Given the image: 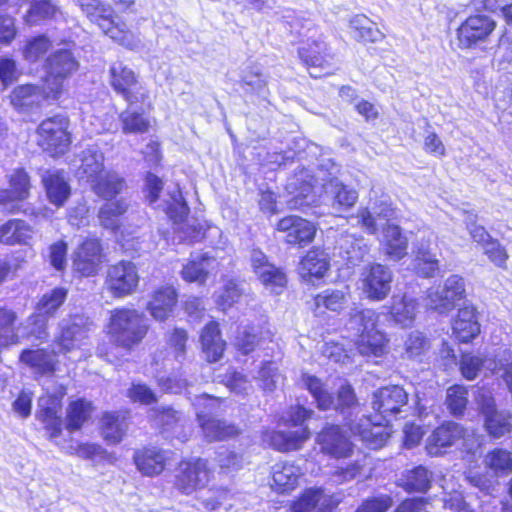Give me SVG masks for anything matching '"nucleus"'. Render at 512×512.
I'll use <instances>...</instances> for the list:
<instances>
[{"label":"nucleus","mask_w":512,"mask_h":512,"mask_svg":"<svg viewBox=\"0 0 512 512\" xmlns=\"http://www.w3.org/2000/svg\"><path fill=\"white\" fill-rule=\"evenodd\" d=\"M313 177L307 171H301L295 175L287 185L291 193H295L290 201V207L304 209V207L317 206L326 202L332 209V213L341 216L342 213L352 208L358 199L356 190L347 187L336 179L318 187L312 183Z\"/></svg>","instance_id":"nucleus-1"},{"label":"nucleus","mask_w":512,"mask_h":512,"mask_svg":"<svg viewBox=\"0 0 512 512\" xmlns=\"http://www.w3.org/2000/svg\"><path fill=\"white\" fill-rule=\"evenodd\" d=\"M396 217V209L386 199L360 209L357 214L359 223L369 234L375 235L382 228L380 243L384 254L399 261L407 255L408 238L398 225L391 223Z\"/></svg>","instance_id":"nucleus-2"},{"label":"nucleus","mask_w":512,"mask_h":512,"mask_svg":"<svg viewBox=\"0 0 512 512\" xmlns=\"http://www.w3.org/2000/svg\"><path fill=\"white\" fill-rule=\"evenodd\" d=\"M144 314L137 309L121 307L111 311L107 333L111 341L124 349L137 346L148 332Z\"/></svg>","instance_id":"nucleus-3"},{"label":"nucleus","mask_w":512,"mask_h":512,"mask_svg":"<svg viewBox=\"0 0 512 512\" xmlns=\"http://www.w3.org/2000/svg\"><path fill=\"white\" fill-rule=\"evenodd\" d=\"M87 18L97 24L105 35L130 49L138 46L139 40L123 22L116 21L113 9L100 0H75Z\"/></svg>","instance_id":"nucleus-4"},{"label":"nucleus","mask_w":512,"mask_h":512,"mask_svg":"<svg viewBox=\"0 0 512 512\" xmlns=\"http://www.w3.org/2000/svg\"><path fill=\"white\" fill-rule=\"evenodd\" d=\"M378 315L372 309L359 310L354 308L350 312L349 328L356 330V347L361 355L380 356L386 346L385 335L377 329Z\"/></svg>","instance_id":"nucleus-5"},{"label":"nucleus","mask_w":512,"mask_h":512,"mask_svg":"<svg viewBox=\"0 0 512 512\" xmlns=\"http://www.w3.org/2000/svg\"><path fill=\"white\" fill-rule=\"evenodd\" d=\"M168 198L164 200L163 210L173 221L174 240L178 242L193 243L204 236V226L194 218H187L189 208L183 199L178 186H174L167 192Z\"/></svg>","instance_id":"nucleus-6"},{"label":"nucleus","mask_w":512,"mask_h":512,"mask_svg":"<svg viewBox=\"0 0 512 512\" xmlns=\"http://www.w3.org/2000/svg\"><path fill=\"white\" fill-rule=\"evenodd\" d=\"M451 446H457L467 453H475L480 446V439L474 430L449 421L437 427L426 442V450L432 456L441 454L442 449Z\"/></svg>","instance_id":"nucleus-7"},{"label":"nucleus","mask_w":512,"mask_h":512,"mask_svg":"<svg viewBox=\"0 0 512 512\" xmlns=\"http://www.w3.org/2000/svg\"><path fill=\"white\" fill-rule=\"evenodd\" d=\"M301 382L314 398L317 407L321 410H327L333 406L344 417H349L359 408L354 390L347 383L341 385L338 390L337 399L334 401L332 395L319 378L303 374Z\"/></svg>","instance_id":"nucleus-8"},{"label":"nucleus","mask_w":512,"mask_h":512,"mask_svg":"<svg viewBox=\"0 0 512 512\" xmlns=\"http://www.w3.org/2000/svg\"><path fill=\"white\" fill-rule=\"evenodd\" d=\"M69 120L56 115L41 122L37 129L38 145L53 157L63 155L70 147Z\"/></svg>","instance_id":"nucleus-9"},{"label":"nucleus","mask_w":512,"mask_h":512,"mask_svg":"<svg viewBox=\"0 0 512 512\" xmlns=\"http://www.w3.org/2000/svg\"><path fill=\"white\" fill-rule=\"evenodd\" d=\"M466 296L465 281L459 275H450L443 285L430 287L426 292L427 308L447 315Z\"/></svg>","instance_id":"nucleus-10"},{"label":"nucleus","mask_w":512,"mask_h":512,"mask_svg":"<svg viewBox=\"0 0 512 512\" xmlns=\"http://www.w3.org/2000/svg\"><path fill=\"white\" fill-rule=\"evenodd\" d=\"M60 329L61 333L54 341L57 353L67 354L80 350L79 359L85 357L83 346L86 345L90 331L87 318L82 315L70 316L60 322Z\"/></svg>","instance_id":"nucleus-11"},{"label":"nucleus","mask_w":512,"mask_h":512,"mask_svg":"<svg viewBox=\"0 0 512 512\" xmlns=\"http://www.w3.org/2000/svg\"><path fill=\"white\" fill-rule=\"evenodd\" d=\"M212 477L208 462L202 458H192L179 463L175 474V487L182 493L190 495L205 487Z\"/></svg>","instance_id":"nucleus-12"},{"label":"nucleus","mask_w":512,"mask_h":512,"mask_svg":"<svg viewBox=\"0 0 512 512\" xmlns=\"http://www.w3.org/2000/svg\"><path fill=\"white\" fill-rule=\"evenodd\" d=\"M78 68V63L72 53L60 49L52 53L46 63L47 76L45 83L49 89V96L59 97L63 89L64 80Z\"/></svg>","instance_id":"nucleus-13"},{"label":"nucleus","mask_w":512,"mask_h":512,"mask_svg":"<svg viewBox=\"0 0 512 512\" xmlns=\"http://www.w3.org/2000/svg\"><path fill=\"white\" fill-rule=\"evenodd\" d=\"M139 283L137 267L131 261H120L107 270L105 281L108 292L115 298L133 294Z\"/></svg>","instance_id":"nucleus-14"},{"label":"nucleus","mask_w":512,"mask_h":512,"mask_svg":"<svg viewBox=\"0 0 512 512\" xmlns=\"http://www.w3.org/2000/svg\"><path fill=\"white\" fill-rule=\"evenodd\" d=\"M392 279V271L387 266L371 264L361 273V290L369 300L382 301L391 291Z\"/></svg>","instance_id":"nucleus-15"},{"label":"nucleus","mask_w":512,"mask_h":512,"mask_svg":"<svg viewBox=\"0 0 512 512\" xmlns=\"http://www.w3.org/2000/svg\"><path fill=\"white\" fill-rule=\"evenodd\" d=\"M110 83L130 105L144 102L147 98L146 91L137 86L135 73L120 62L114 63L110 68Z\"/></svg>","instance_id":"nucleus-16"},{"label":"nucleus","mask_w":512,"mask_h":512,"mask_svg":"<svg viewBox=\"0 0 512 512\" xmlns=\"http://www.w3.org/2000/svg\"><path fill=\"white\" fill-rule=\"evenodd\" d=\"M496 22L489 16L477 14L468 17L457 29V38L461 48H470L485 41L495 30Z\"/></svg>","instance_id":"nucleus-17"},{"label":"nucleus","mask_w":512,"mask_h":512,"mask_svg":"<svg viewBox=\"0 0 512 512\" xmlns=\"http://www.w3.org/2000/svg\"><path fill=\"white\" fill-rule=\"evenodd\" d=\"M9 188L0 190V205L10 213L18 208V204L30 196L32 187L28 173L22 169H15L8 175Z\"/></svg>","instance_id":"nucleus-18"},{"label":"nucleus","mask_w":512,"mask_h":512,"mask_svg":"<svg viewBox=\"0 0 512 512\" xmlns=\"http://www.w3.org/2000/svg\"><path fill=\"white\" fill-rule=\"evenodd\" d=\"M407 392L398 385L385 386L373 393L371 405L384 420L396 415L407 404Z\"/></svg>","instance_id":"nucleus-19"},{"label":"nucleus","mask_w":512,"mask_h":512,"mask_svg":"<svg viewBox=\"0 0 512 512\" xmlns=\"http://www.w3.org/2000/svg\"><path fill=\"white\" fill-rule=\"evenodd\" d=\"M277 231L285 234V242L300 247L311 243L315 237V225L299 216L289 215L280 219L276 226Z\"/></svg>","instance_id":"nucleus-20"},{"label":"nucleus","mask_w":512,"mask_h":512,"mask_svg":"<svg viewBox=\"0 0 512 512\" xmlns=\"http://www.w3.org/2000/svg\"><path fill=\"white\" fill-rule=\"evenodd\" d=\"M321 451L334 458H347L352 455L353 444L344 431L336 425H329L317 436Z\"/></svg>","instance_id":"nucleus-21"},{"label":"nucleus","mask_w":512,"mask_h":512,"mask_svg":"<svg viewBox=\"0 0 512 512\" xmlns=\"http://www.w3.org/2000/svg\"><path fill=\"white\" fill-rule=\"evenodd\" d=\"M311 432L308 427L298 428L294 431L266 430L262 440L274 450L279 452H291L300 450L309 440Z\"/></svg>","instance_id":"nucleus-22"},{"label":"nucleus","mask_w":512,"mask_h":512,"mask_svg":"<svg viewBox=\"0 0 512 512\" xmlns=\"http://www.w3.org/2000/svg\"><path fill=\"white\" fill-rule=\"evenodd\" d=\"M101 245L97 239H86L74 252L73 269L81 276L97 274L101 263Z\"/></svg>","instance_id":"nucleus-23"},{"label":"nucleus","mask_w":512,"mask_h":512,"mask_svg":"<svg viewBox=\"0 0 512 512\" xmlns=\"http://www.w3.org/2000/svg\"><path fill=\"white\" fill-rule=\"evenodd\" d=\"M65 394L62 389L59 395L49 394L39 398V410L37 418L45 424V428L50 432L51 438H56L61 434V398Z\"/></svg>","instance_id":"nucleus-24"},{"label":"nucleus","mask_w":512,"mask_h":512,"mask_svg":"<svg viewBox=\"0 0 512 512\" xmlns=\"http://www.w3.org/2000/svg\"><path fill=\"white\" fill-rule=\"evenodd\" d=\"M48 94L49 89L46 84L43 88L32 84L20 85L12 91L10 102L18 111L28 112L33 108L39 107L47 99L58 98Z\"/></svg>","instance_id":"nucleus-25"},{"label":"nucleus","mask_w":512,"mask_h":512,"mask_svg":"<svg viewBox=\"0 0 512 512\" xmlns=\"http://www.w3.org/2000/svg\"><path fill=\"white\" fill-rule=\"evenodd\" d=\"M504 350L499 348L493 359L488 357L481 359L475 355L464 354L460 362L462 375L468 380H473L481 370H487L492 374L505 373V368L501 365V363H506Z\"/></svg>","instance_id":"nucleus-26"},{"label":"nucleus","mask_w":512,"mask_h":512,"mask_svg":"<svg viewBox=\"0 0 512 512\" xmlns=\"http://www.w3.org/2000/svg\"><path fill=\"white\" fill-rule=\"evenodd\" d=\"M349 428L354 436H358L362 442L372 449L382 447L389 433L380 423H373L370 418L363 416L359 421H351Z\"/></svg>","instance_id":"nucleus-27"},{"label":"nucleus","mask_w":512,"mask_h":512,"mask_svg":"<svg viewBox=\"0 0 512 512\" xmlns=\"http://www.w3.org/2000/svg\"><path fill=\"white\" fill-rule=\"evenodd\" d=\"M433 240L434 235L428 233L420 237L414 245L416 271L425 278L433 277L439 269V261L431 249Z\"/></svg>","instance_id":"nucleus-28"},{"label":"nucleus","mask_w":512,"mask_h":512,"mask_svg":"<svg viewBox=\"0 0 512 512\" xmlns=\"http://www.w3.org/2000/svg\"><path fill=\"white\" fill-rule=\"evenodd\" d=\"M177 303V293L172 286L156 289L148 302L147 311L156 321H166L173 313Z\"/></svg>","instance_id":"nucleus-29"},{"label":"nucleus","mask_w":512,"mask_h":512,"mask_svg":"<svg viewBox=\"0 0 512 512\" xmlns=\"http://www.w3.org/2000/svg\"><path fill=\"white\" fill-rule=\"evenodd\" d=\"M251 264L254 272L265 286L282 288L287 280L284 272L271 264L265 254L259 250H253Z\"/></svg>","instance_id":"nucleus-30"},{"label":"nucleus","mask_w":512,"mask_h":512,"mask_svg":"<svg viewBox=\"0 0 512 512\" xmlns=\"http://www.w3.org/2000/svg\"><path fill=\"white\" fill-rule=\"evenodd\" d=\"M48 200L57 207L63 206L71 193L70 185L64 172L60 170H47L42 174Z\"/></svg>","instance_id":"nucleus-31"},{"label":"nucleus","mask_w":512,"mask_h":512,"mask_svg":"<svg viewBox=\"0 0 512 512\" xmlns=\"http://www.w3.org/2000/svg\"><path fill=\"white\" fill-rule=\"evenodd\" d=\"M217 261L207 253L191 255L183 266L181 275L186 282L204 283L209 273L215 270Z\"/></svg>","instance_id":"nucleus-32"},{"label":"nucleus","mask_w":512,"mask_h":512,"mask_svg":"<svg viewBox=\"0 0 512 512\" xmlns=\"http://www.w3.org/2000/svg\"><path fill=\"white\" fill-rule=\"evenodd\" d=\"M452 329L456 338L462 342H468L475 338L480 332L476 309L470 305L460 308L453 321Z\"/></svg>","instance_id":"nucleus-33"},{"label":"nucleus","mask_w":512,"mask_h":512,"mask_svg":"<svg viewBox=\"0 0 512 512\" xmlns=\"http://www.w3.org/2000/svg\"><path fill=\"white\" fill-rule=\"evenodd\" d=\"M90 184L92 191L102 199L112 200L126 188V182L117 172L104 171Z\"/></svg>","instance_id":"nucleus-34"},{"label":"nucleus","mask_w":512,"mask_h":512,"mask_svg":"<svg viewBox=\"0 0 512 512\" xmlns=\"http://www.w3.org/2000/svg\"><path fill=\"white\" fill-rule=\"evenodd\" d=\"M166 460L165 452L156 447L144 448L134 455L138 470L146 476L160 474L165 468Z\"/></svg>","instance_id":"nucleus-35"},{"label":"nucleus","mask_w":512,"mask_h":512,"mask_svg":"<svg viewBox=\"0 0 512 512\" xmlns=\"http://www.w3.org/2000/svg\"><path fill=\"white\" fill-rule=\"evenodd\" d=\"M200 340L202 351L208 362H217L222 358L226 343L221 337L216 322H210L203 328Z\"/></svg>","instance_id":"nucleus-36"},{"label":"nucleus","mask_w":512,"mask_h":512,"mask_svg":"<svg viewBox=\"0 0 512 512\" xmlns=\"http://www.w3.org/2000/svg\"><path fill=\"white\" fill-rule=\"evenodd\" d=\"M302 475L301 468L292 462L276 463L272 467V487L278 492L294 489Z\"/></svg>","instance_id":"nucleus-37"},{"label":"nucleus","mask_w":512,"mask_h":512,"mask_svg":"<svg viewBox=\"0 0 512 512\" xmlns=\"http://www.w3.org/2000/svg\"><path fill=\"white\" fill-rule=\"evenodd\" d=\"M33 235L32 227L20 219L9 220L0 227V243L6 245H27Z\"/></svg>","instance_id":"nucleus-38"},{"label":"nucleus","mask_w":512,"mask_h":512,"mask_svg":"<svg viewBox=\"0 0 512 512\" xmlns=\"http://www.w3.org/2000/svg\"><path fill=\"white\" fill-rule=\"evenodd\" d=\"M47 352L45 349H26L20 354V361L30 367L35 373L41 375H50L55 371V354Z\"/></svg>","instance_id":"nucleus-39"},{"label":"nucleus","mask_w":512,"mask_h":512,"mask_svg":"<svg viewBox=\"0 0 512 512\" xmlns=\"http://www.w3.org/2000/svg\"><path fill=\"white\" fill-rule=\"evenodd\" d=\"M81 164L78 168V175L81 179H85L86 182L91 183L104 171V155L103 153L95 148L90 147L81 152L79 155Z\"/></svg>","instance_id":"nucleus-40"},{"label":"nucleus","mask_w":512,"mask_h":512,"mask_svg":"<svg viewBox=\"0 0 512 512\" xmlns=\"http://www.w3.org/2000/svg\"><path fill=\"white\" fill-rule=\"evenodd\" d=\"M315 34L316 32L299 48V56L307 67L321 68L327 62L329 49L321 37L313 39Z\"/></svg>","instance_id":"nucleus-41"},{"label":"nucleus","mask_w":512,"mask_h":512,"mask_svg":"<svg viewBox=\"0 0 512 512\" xmlns=\"http://www.w3.org/2000/svg\"><path fill=\"white\" fill-rule=\"evenodd\" d=\"M418 306L416 299L413 297L407 295L394 296L390 314L399 325L403 327L410 326L415 320Z\"/></svg>","instance_id":"nucleus-42"},{"label":"nucleus","mask_w":512,"mask_h":512,"mask_svg":"<svg viewBox=\"0 0 512 512\" xmlns=\"http://www.w3.org/2000/svg\"><path fill=\"white\" fill-rule=\"evenodd\" d=\"M328 260L324 252L318 250L309 251L302 259L299 272L302 278L310 280L312 277L322 278L328 270Z\"/></svg>","instance_id":"nucleus-43"},{"label":"nucleus","mask_w":512,"mask_h":512,"mask_svg":"<svg viewBox=\"0 0 512 512\" xmlns=\"http://www.w3.org/2000/svg\"><path fill=\"white\" fill-rule=\"evenodd\" d=\"M205 438L209 441H223L239 435L240 430L233 424H228L215 418L198 422Z\"/></svg>","instance_id":"nucleus-44"},{"label":"nucleus","mask_w":512,"mask_h":512,"mask_svg":"<svg viewBox=\"0 0 512 512\" xmlns=\"http://www.w3.org/2000/svg\"><path fill=\"white\" fill-rule=\"evenodd\" d=\"M431 483V473L423 466L406 471L398 480V485L406 492H426Z\"/></svg>","instance_id":"nucleus-45"},{"label":"nucleus","mask_w":512,"mask_h":512,"mask_svg":"<svg viewBox=\"0 0 512 512\" xmlns=\"http://www.w3.org/2000/svg\"><path fill=\"white\" fill-rule=\"evenodd\" d=\"M129 203L125 198L110 201L101 206L98 218L100 224L110 230H116L120 226V218L127 212Z\"/></svg>","instance_id":"nucleus-46"},{"label":"nucleus","mask_w":512,"mask_h":512,"mask_svg":"<svg viewBox=\"0 0 512 512\" xmlns=\"http://www.w3.org/2000/svg\"><path fill=\"white\" fill-rule=\"evenodd\" d=\"M484 465L496 477H505L512 473V452L496 448L488 452L484 458Z\"/></svg>","instance_id":"nucleus-47"},{"label":"nucleus","mask_w":512,"mask_h":512,"mask_svg":"<svg viewBox=\"0 0 512 512\" xmlns=\"http://www.w3.org/2000/svg\"><path fill=\"white\" fill-rule=\"evenodd\" d=\"M349 23L353 36L360 41L377 42L384 37L376 24L365 15H355Z\"/></svg>","instance_id":"nucleus-48"},{"label":"nucleus","mask_w":512,"mask_h":512,"mask_svg":"<svg viewBox=\"0 0 512 512\" xmlns=\"http://www.w3.org/2000/svg\"><path fill=\"white\" fill-rule=\"evenodd\" d=\"M59 13V8L49 0L33 1L23 20L28 26H33L45 20L55 19Z\"/></svg>","instance_id":"nucleus-49"},{"label":"nucleus","mask_w":512,"mask_h":512,"mask_svg":"<svg viewBox=\"0 0 512 512\" xmlns=\"http://www.w3.org/2000/svg\"><path fill=\"white\" fill-rule=\"evenodd\" d=\"M127 424L124 418L115 413L106 412L101 419V430L104 439L112 444L120 442L126 432Z\"/></svg>","instance_id":"nucleus-50"},{"label":"nucleus","mask_w":512,"mask_h":512,"mask_svg":"<svg viewBox=\"0 0 512 512\" xmlns=\"http://www.w3.org/2000/svg\"><path fill=\"white\" fill-rule=\"evenodd\" d=\"M340 249L346 254L347 260L354 265L362 261L369 252V246L362 236L356 237L350 234L342 236Z\"/></svg>","instance_id":"nucleus-51"},{"label":"nucleus","mask_w":512,"mask_h":512,"mask_svg":"<svg viewBox=\"0 0 512 512\" xmlns=\"http://www.w3.org/2000/svg\"><path fill=\"white\" fill-rule=\"evenodd\" d=\"M16 320L14 311L0 307V346L6 347L19 343L20 336L16 332Z\"/></svg>","instance_id":"nucleus-52"},{"label":"nucleus","mask_w":512,"mask_h":512,"mask_svg":"<svg viewBox=\"0 0 512 512\" xmlns=\"http://www.w3.org/2000/svg\"><path fill=\"white\" fill-rule=\"evenodd\" d=\"M122 131L125 134L146 133L150 127V120L143 112L127 109L120 114Z\"/></svg>","instance_id":"nucleus-53"},{"label":"nucleus","mask_w":512,"mask_h":512,"mask_svg":"<svg viewBox=\"0 0 512 512\" xmlns=\"http://www.w3.org/2000/svg\"><path fill=\"white\" fill-rule=\"evenodd\" d=\"M349 289L344 290L327 289L315 297V304L319 307H325L328 310L339 312L349 300Z\"/></svg>","instance_id":"nucleus-54"},{"label":"nucleus","mask_w":512,"mask_h":512,"mask_svg":"<svg viewBox=\"0 0 512 512\" xmlns=\"http://www.w3.org/2000/svg\"><path fill=\"white\" fill-rule=\"evenodd\" d=\"M283 22L290 27L291 33L298 36H306L307 33L315 30V25L310 15L304 12H296L290 9L283 11Z\"/></svg>","instance_id":"nucleus-55"},{"label":"nucleus","mask_w":512,"mask_h":512,"mask_svg":"<svg viewBox=\"0 0 512 512\" xmlns=\"http://www.w3.org/2000/svg\"><path fill=\"white\" fill-rule=\"evenodd\" d=\"M91 413V404L84 400L72 402L67 410V424L69 431L79 430Z\"/></svg>","instance_id":"nucleus-56"},{"label":"nucleus","mask_w":512,"mask_h":512,"mask_svg":"<svg viewBox=\"0 0 512 512\" xmlns=\"http://www.w3.org/2000/svg\"><path fill=\"white\" fill-rule=\"evenodd\" d=\"M66 296V289L62 287L52 289L50 292L44 294L40 299L37 306V313H41L48 318L64 303Z\"/></svg>","instance_id":"nucleus-57"},{"label":"nucleus","mask_w":512,"mask_h":512,"mask_svg":"<svg viewBox=\"0 0 512 512\" xmlns=\"http://www.w3.org/2000/svg\"><path fill=\"white\" fill-rule=\"evenodd\" d=\"M485 428L490 436L500 438L511 429L510 415L504 411H496L485 417Z\"/></svg>","instance_id":"nucleus-58"},{"label":"nucleus","mask_w":512,"mask_h":512,"mask_svg":"<svg viewBox=\"0 0 512 512\" xmlns=\"http://www.w3.org/2000/svg\"><path fill=\"white\" fill-rule=\"evenodd\" d=\"M468 403V391L464 386L454 385L448 388L446 404L454 416H461Z\"/></svg>","instance_id":"nucleus-59"},{"label":"nucleus","mask_w":512,"mask_h":512,"mask_svg":"<svg viewBox=\"0 0 512 512\" xmlns=\"http://www.w3.org/2000/svg\"><path fill=\"white\" fill-rule=\"evenodd\" d=\"M220 404V398L208 394L196 396L193 405L196 410L197 421L201 422V420L213 418L212 415L218 411Z\"/></svg>","instance_id":"nucleus-60"},{"label":"nucleus","mask_w":512,"mask_h":512,"mask_svg":"<svg viewBox=\"0 0 512 512\" xmlns=\"http://www.w3.org/2000/svg\"><path fill=\"white\" fill-rule=\"evenodd\" d=\"M47 323L48 318L47 316L36 313L32 316H30L27 321L26 325L24 327L25 333L23 337L25 338H35L37 340H45L48 337V331H47Z\"/></svg>","instance_id":"nucleus-61"},{"label":"nucleus","mask_w":512,"mask_h":512,"mask_svg":"<svg viewBox=\"0 0 512 512\" xmlns=\"http://www.w3.org/2000/svg\"><path fill=\"white\" fill-rule=\"evenodd\" d=\"M430 348L428 338L420 331L411 332L405 341V352L409 358H418Z\"/></svg>","instance_id":"nucleus-62"},{"label":"nucleus","mask_w":512,"mask_h":512,"mask_svg":"<svg viewBox=\"0 0 512 512\" xmlns=\"http://www.w3.org/2000/svg\"><path fill=\"white\" fill-rule=\"evenodd\" d=\"M50 47L51 42L49 39L44 35H40L27 42L23 50V55L26 60L35 62L43 56Z\"/></svg>","instance_id":"nucleus-63"},{"label":"nucleus","mask_w":512,"mask_h":512,"mask_svg":"<svg viewBox=\"0 0 512 512\" xmlns=\"http://www.w3.org/2000/svg\"><path fill=\"white\" fill-rule=\"evenodd\" d=\"M216 461L220 471L224 474H230L242 468L243 459L240 454L228 449H222L217 452Z\"/></svg>","instance_id":"nucleus-64"}]
</instances>
